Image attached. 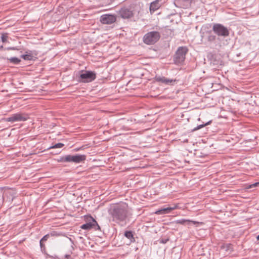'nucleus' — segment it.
<instances>
[{"mask_svg":"<svg viewBox=\"0 0 259 259\" xmlns=\"http://www.w3.org/2000/svg\"><path fill=\"white\" fill-rule=\"evenodd\" d=\"M127 207L125 203H122L114 206L110 210V214L113 220L122 222L127 217Z\"/></svg>","mask_w":259,"mask_h":259,"instance_id":"f257e3e1","label":"nucleus"},{"mask_svg":"<svg viewBox=\"0 0 259 259\" xmlns=\"http://www.w3.org/2000/svg\"><path fill=\"white\" fill-rule=\"evenodd\" d=\"M85 155L75 154V155H66L60 156L56 159L58 162L62 163H79L84 162L86 159Z\"/></svg>","mask_w":259,"mask_h":259,"instance_id":"f03ea898","label":"nucleus"},{"mask_svg":"<svg viewBox=\"0 0 259 259\" xmlns=\"http://www.w3.org/2000/svg\"><path fill=\"white\" fill-rule=\"evenodd\" d=\"M188 52L187 47H180L178 48L174 56L173 60L176 64H182L186 59V55Z\"/></svg>","mask_w":259,"mask_h":259,"instance_id":"7ed1b4c3","label":"nucleus"},{"mask_svg":"<svg viewBox=\"0 0 259 259\" xmlns=\"http://www.w3.org/2000/svg\"><path fill=\"white\" fill-rule=\"evenodd\" d=\"M160 38V34L159 32L153 31L146 33L143 37V42L148 45H152L157 42Z\"/></svg>","mask_w":259,"mask_h":259,"instance_id":"20e7f679","label":"nucleus"},{"mask_svg":"<svg viewBox=\"0 0 259 259\" xmlns=\"http://www.w3.org/2000/svg\"><path fill=\"white\" fill-rule=\"evenodd\" d=\"M84 218L87 223L81 225V229L86 230H90L93 228H94L95 230L101 229L97 221L91 215H85Z\"/></svg>","mask_w":259,"mask_h":259,"instance_id":"39448f33","label":"nucleus"},{"mask_svg":"<svg viewBox=\"0 0 259 259\" xmlns=\"http://www.w3.org/2000/svg\"><path fill=\"white\" fill-rule=\"evenodd\" d=\"M79 74L78 81L80 82H90L96 78V73L92 71L81 70L79 72Z\"/></svg>","mask_w":259,"mask_h":259,"instance_id":"423d86ee","label":"nucleus"},{"mask_svg":"<svg viewBox=\"0 0 259 259\" xmlns=\"http://www.w3.org/2000/svg\"><path fill=\"white\" fill-rule=\"evenodd\" d=\"M212 30L214 33L219 37H226L229 35V31L228 28L220 23H215L213 25Z\"/></svg>","mask_w":259,"mask_h":259,"instance_id":"0eeeda50","label":"nucleus"},{"mask_svg":"<svg viewBox=\"0 0 259 259\" xmlns=\"http://www.w3.org/2000/svg\"><path fill=\"white\" fill-rule=\"evenodd\" d=\"M29 115L26 113H17L12 114L8 118H2V120L6 122H15L18 121H24L29 119Z\"/></svg>","mask_w":259,"mask_h":259,"instance_id":"6e6552de","label":"nucleus"},{"mask_svg":"<svg viewBox=\"0 0 259 259\" xmlns=\"http://www.w3.org/2000/svg\"><path fill=\"white\" fill-rule=\"evenodd\" d=\"M117 13L120 17L124 19H130L134 16L133 9L130 6L121 8Z\"/></svg>","mask_w":259,"mask_h":259,"instance_id":"1a4fd4ad","label":"nucleus"},{"mask_svg":"<svg viewBox=\"0 0 259 259\" xmlns=\"http://www.w3.org/2000/svg\"><path fill=\"white\" fill-rule=\"evenodd\" d=\"M116 17L112 15H103L101 17L100 21L104 24H111L115 22Z\"/></svg>","mask_w":259,"mask_h":259,"instance_id":"9d476101","label":"nucleus"},{"mask_svg":"<svg viewBox=\"0 0 259 259\" xmlns=\"http://www.w3.org/2000/svg\"><path fill=\"white\" fill-rule=\"evenodd\" d=\"M207 36L206 38V44L208 45H212V44H214L217 42V39H219V38L215 35V34H213L211 31H208L206 32Z\"/></svg>","mask_w":259,"mask_h":259,"instance_id":"9b49d317","label":"nucleus"},{"mask_svg":"<svg viewBox=\"0 0 259 259\" xmlns=\"http://www.w3.org/2000/svg\"><path fill=\"white\" fill-rule=\"evenodd\" d=\"M194 0H175V4L177 7L181 8H188L191 6Z\"/></svg>","mask_w":259,"mask_h":259,"instance_id":"f8f14e48","label":"nucleus"},{"mask_svg":"<svg viewBox=\"0 0 259 259\" xmlns=\"http://www.w3.org/2000/svg\"><path fill=\"white\" fill-rule=\"evenodd\" d=\"M155 80L159 82L163 83L165 84H173L176 81V79L167 78L164 76H156Z\"/></svg>","mask_w":259,"mask_h":259,"instance_id":"ddd939ff","label":"nucleus"},{"mask_svg":"<svg viewBox=\"0 0 259 259\" xmlns=\"http://www.w3.org/2000/svg\"><path fill=\"white\" fill-rule=\"evenodd\" d=\"M163 3L162 0H155L150 4V11L151 13H154L157 10Z\"/></svg>","mask_w":259,"mask_h":259,"instance_id":"4468645a","label":"nucleus"},{"mask_svg":"<svg viewBox=\"0 0 259 259\" xmlns=\"http://www.w3.org/2000/svg\"><path fill=\"white\" fill-rule=\"evenodd\" d=\"M178 208L177 205H174L172 206H169L158 210L156 211V213L158 214H164L169 213L171 211L175 210Z\"/></svg>","mask_w":259,"mask_h":259,"instance_id":"2eb2a0df","label":"nucleus"},{"mask_svg":"<svg viewBox=\"0 0 259 259\" xmlns=\"http://www.w3.org/2000/svg\"><path fill=\"white\" fill-rule=\"evenodd\" d=\"M221 249H224L226 251H232L233 245L231 243H224L221 246Z\"/></svg>","mask_w":259,"mask_h":259,"instance_id":"dca6fc26","label":"nucleus"},{"mask_svg":"<svg viewBox=\"0 0 259 259\" xmlns=\"http://www.w3.org/2000/svg\"><path fill=\"white\" fill-rule=\"evenodd\" d=\"M176 223L177 224H182V225H185L186 224L189 225L191 223H193L194 224H196V223H197V222L191 221H190L188 220H185V219H181V220H177Z\"/></svg>","mask_w":259,"mask_h":259,"instance_id":"f3484780","label":"nucleus"},{"mask_svg":"<svg viewBox=\"0 0 259 259\" xmlns=\"http://www.w3.org/2000/svg\"><path fill=\"white\" fill-rule=\"evenodd\" d=\"M26 54L21 55V57L25 60H32L33 59V56L31 52H26Z\"/></svg>","mask_w":259,"mask_h":259,"instance_id":"a211bd4d","label":"nucleus"},{"mask_svg":"<svg viewBox=\"0 0 259 259\" xmlns=\"http://www.w3.org/2000/svg\"><path fill=\"white\" fill-rule=\"evenodd\" d=\"M124 236L131 241H135V238L134 237V235L133 232L131 231H126L124 232Z\"/></svg>","mask_w":259,"mask_h":259,"instance_id":"6ab92c4d","label":"nucleus"},{"mask_svg":"<svg viewBox=\"0 0 259 259\" xmlns=\"http://www.w3.org/2000/svg\"><path fill=\"white\" fill-rule=\"evenodd\" d=\"M7 59L14 64H18L21 62V60L17 57H12Z\"/></svg>","mask_w":259,"mask_h":259,"instance_id":"aec40b11","label":"nucleus"},{"mask_svg":"<svg viewBox=\"0 0 259 259\" xmlns=\"http://www.w3.org/2000/svg\"><path fill=\"white\" fill-rule=\"evenodd\" d=\"M56 235L55 234V233L54 232H52L50 234H46V235H45L39 241H41V242H45L46 241L48 240V238H49V237L50 236H54Z\"/></svg>","mask_w":259,"mask_h":259,"instance_id":"412c9836","label":"nucleus"},{"mask_svg":"<svg viewBox=\"0 0 259 259\" xmlns=\"http://www.w3.org/2000/svg\"><path fill=\"white\" fill-rule=\"evenodd\" d=\"M64 146V144L61 143H59L55 144L54 145H53L52 146H50L48 148V150L51 149H56V148H61Z\"/></svg>","mask_w":259,"mask_h":259,"instance_id":"4be33fe9","label":"nucleus"},{"mask_svg":"<svg viewBox=\"0 0 259 259\" xmlns=\"http://www.w3.org/2000/svg\"><path fill=\"white\" fill-rule=\"evenodd\" d=\"M211 122V120H210L204 124H202L199 125L197 126L196 127H195L194 128H193L192 131H196L197 130H198L203 127L204 126L209 124Z\"/></svg>","mask_w":259,"mask_h":259,"instance_id":"5701e85b","label":"nucleus"},{"mask_svg":"<svg viewBox=\"0 0 259 259\" xmlns=\"http://www.w3.org/2000/svg\"><path fill=\"white\" fill-rule=\"evenodd\" d=\"M8 36L7 34H2L1 36L2 41L3 42H6L7 41Z\"/></svg>","mask_w":259,"mask_h":259,"instance_id":"b1692460","label":"nucleus"},{"mask_svg":"<svg viewBox=\"0 0 259 259\" xmlns=\"http://www.w3.org/2000/svg\"><path fill=\"white\" fill-rule=\"evenodd\" d=\"M39 245L40 247L41 250L42 252H45L46 251V246L44 244L43 242H41V241H39Z\"/></svg>","mask_w":259,"mask_h":259,"instance_id":"393cba45","label":"nucleus"},{"mask_svg":"<svg viewBox=\"0 0 259 259\" xmlns=\"http://www.w3.org/2000/svg\"><path fill=\"white\" fill-rule=\"evenodd\" d=\"M6 195H7V193L3 194V191L2 190H0V198H2L3 202L5 201Z\"/></svg>","mask_w":259,"mask_h":259,"instance_id":"a878e982","label":"nucleus"},{"mask_svg":"<svg viewBox=\"0 0 259 259\" xmlns=\"http://www.w3.org/2000/svg\"><path fill=\"white\" fill-rule=\"evenodd\" d=\"M169 239L168 238H161L160 240V243L162 244H165L169 241Z\"/></svg>","mask_w":259,"mask_h":259,"instance_id":"bb28decb","label":"nucleus"},{"mask_svg":"<svg viewBox=\"0 0 259 259\" xmlns=\"http://www.w3.org/2000/svg\"><path fill=\"white\" fill-rule=\"evenodd\" d=\"M259 186V182L255 183L250 186V188Z\"/></svg>","mask_w":259,"mask_h":259,"instance_id":"cd10ccee","label":"nucleus"},{"mask_svg":"<svg viewBox=\"0 0 259 259\" xmlns=\"http://www.w3.org/2000/svg\"><path fill=\"white\" fill-rule=\"evenodd\" d=\"M65 257L67 259H69L71 257V255L69 254H66Z\"/></svg>","mask_w":259,"mask_h":259,"instance_id":"c85d7f7f","label":"nucleus"},{"mask_svg":"<svg viewBox=\"0 0 259 259\" xmlns=\"http://www.w3.org/2000/svg\"><path fill=\"white\" fill-rule=\"evenodd\" d=\"M47 254V257H50V258H55V257H53V256H51V255H49V254Z\"/></svg>","mask_w":259,"mask_h":259,"instance_id":"c756f323","label":"nucleus"},{"mask_svg":"<svg viewBox=\"0 0 259 259\" xmlns=\"http://www.w3.org/2000/svg\"><path fill=\"white\" fill-rule=\"evenodd\" d=\"M8 50H15L14 48H10L8 49Z\"/></svg>","mask_w":259,"mask_h":259,"instance_id":"7c9ffc66","label":"nucleus"},{"mask_svg":"<svg viewBox=\"0 0 259 259\" xmlns=\"http://www.w3.org/2000/svg\"><path fill=\"white\" fill-rule=\"evenodd\" d=\"M3 49V46H0V50H2Z\"/></svg>","mask_w":259,"mask_h":259,"instance_id":"2f4dec72","label":"nucleus"},{"mask_svg":"<svg viewBox=\"0 0 259 259\" xmlns=\"http://www.w3.org/2000/svg\"><path fill=\"white\" fill-rule=\"evenodd\" d=\"M256 239L257 240H259V235L256 237Z\"/></svg>","mask_w":259,"mask_h":259,"instance_id":"473e14b6","label":"nucleus"},{"mask_svg":"<svg viewBox=\"0 0 259 259\" xmlns=\"http://www.w3.org/2000/svg\"><path fill=\"white\" fill-rule=\"evenodd\" d=\"M162 2H163V0H162Z\"/></svg>","mask_w":259,"mask_h":259,"instance_id":"72a5a7b5","label":"nucleus"}]
</instances>
